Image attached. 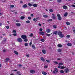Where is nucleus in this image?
I'll list each match as a JSON object with an SVG mask.
<instances>
[{"label":"nucleus","instance_id":"obj_1","mask_svg":"<svg viewBox=\"0 0 75 75\" xmlns=\"http://www.w3.org/2000/svg\"><path fill=\"white\" fill-rule=\"evenodd\" d=\"M57 16L58 17L57 19L59 20H62V18L61 17V15H59V14H58L57 15Z\"/></svg>","mask_w":75,"mask_h":75},{"label":"nucleus","instance_id":"obj_2","mask_svg":"<svg viewBox=\"0 0 75 75\" xmlns=\"http://www.w3.org/2000/svg\"><path fill=\"white\" fill-rule=\"evenodd\" d=\"M17 41L19 42H23V40L21 38H18L17 39Z\"/></svg>","mask_w":75,"mask_h":75},{"label":"nucleus","instance_id":"obj_3","mask_svg":"<svg viewBox=\"0 0 75 75\" xmlns=\"http://www.w3.org/2000/svg\"><path fill=\"white\" fill-rule=\"evenodd\" d=\"M58 72V70L56 68L53 71V73L55 74V73H57Z\"/></svg>","mask_w":75,"mask_h":75},{"label":"nucleus","instance_id":"obj_4","mask_svg":"<svg viewBox=\"0 0 75 75\" xmlns=\"http://www.w3.org/2000/svg\"><path fill=\"white\" fill-rule=\"evenodd\" d=\"M21 37L23 38V40L25 39V38H27V36H26V35H22Z\"/></svg>","mask_w":75,"mask_h":75},{"label":"nucleus","instance_id":"obj_5","mask_svg":"<svg viewBox=\"0 0 75 75\" xmlns=\"http://www.w3.org/2000/svg\"><path fill=\"white\" fill-rule=\"evenodd\" d=\"M68 72H69V69H68L66 68L64 69V72L65 73H68Z\"/></svg>","mask_w":75,"mask_h":75},{"label":"nucleus","instance_id":"obj_6","mask_svg":"<svg viewBox=\"0 0 75 75\" xmlns=\"http://www.w3.org/2000/svg\"><path fill=\"white\" fill-rule=\"evenodd\" d=\"M52 15L53 16L52 17V18H53V19H54V20H55V19H56V17H55V14H52Z\"/></svg>","mask_w":75,"mask_h":75},{"label":"nucleus","instance_id":"obj_7","mask_svg":"<svg viewBox=\"0 0 75 75\" xmlns=\"http://www.w3.org/2000/svg\"><path fill=\"white\" fill-rule=\"evenodd\" d=\"M30 72L31 73V74H34V73H35V71L33 70H31L30 71Z\"/></svg>","mask_w":75,"mask_h":75},{"label":"nucleus","instance_id":"obj_8","mask_svg":"<svg viewBox=\"0 0 75 75\" xmlns=\"http://www.w3.org/2000/svg\"><path fill=\"white\" fill-rule=\"evenodd\" d=\"M46 32L47 33H49L51 32V30L50 29H47L46 30Z\"/></svg>","mask_w":75,"mask_h":75},{"label":"nucleus","instance_id":"obj_9","mask_svg":"<svg viewBox=\"0 0 75 75\" xmlns=\"http://www.w3.org/2000/svg\"><path fill=\"white\" fill-rule=\"evenodd\" d=\"M39 33L41 35H44V33L43 32H39Z\"/></svg>","mask_w":75,"mask_h":75},{"label":"nucleus","instance_id":"obj_10","mask_svg":"<svg viewBox=\"0 0 75 75\" xmlns=\"http://www.w3.org/2000/svg\"><path fill=\"white\" fill-rule=\"evenodd\" d=\"M59 36L60 38H63V37H64V34H62L59 35Z\"/></svg>","mask_w":75,"mask_h":75},{"label":"nucleus","instance_id":"obj_11","mask_svg":"<svg viewBox=\"0 0 75 75\" xmlns=\"http://www.w3.org/2000/svg\"><path fill=\"white\" fill-rule=\"evenodd\" d=\"M42 52L43 54H46L47 53V51L45 50H42Z\"/></svg>","mask_w":75,"mask_h":75},{"label":"nucleus","instance_id":"obj_12","mask_svg":"<svg viewBox=\"0 0 75 75\" xmlns=\"http://www.w3.org/2000/svg\"><path fill=\"white\" fill-rule=\"evenodd\" d=\"M42 74H43V75H47V72H44V71H42Z\"/></svg>","mask_w":75,"mask_h":75},{"label":"nucleus","instance_id":"obj_13","mask_svg":"<svg viewBox=\"0 0 75 75\" xmlns=\"http://www.w3.org/2000/svg\"><path fill=\"white\" fill-rule=\"evenodd\" d=\"M23 8H27V5L26 4H24L23 6Z\"/></svg>","mask_w":75,"mask_h":75},{"label":"nucleus","instance_id":"obj_14","mask_svg":"<svg viewBox=\"0 0 75 75\" xmlns=\"http://www.w3.org/2000/svg\"><path fill=\"white\" fill-rule=\"evenodd\" d=\"M16 26H18V27H20L21 26V24L20 23H16Z\"/></svg>","mask_w":75,"mask_h":75},{"label":"nucleus","instance_id":"obj_15","mask_svg":"<svg viewBox=\"0 0 75 75\" xmlns=\"http://www.w3.org/2000/svg\"><path fill=\"white\" fill-rule=\"evenodd\" d=\"M57 33H58V31H57V30L54 31L53 32V34H55V35H57Z\"/></svg>","mask_w":75,"mask_h":75},{"label":"nucleus","instance_id":"obj_16","mask_svg":"<svg viewBox=\"0 0 75 75\" xmlns=\"http://www.w3.org/2000/svg\"><path fill=\"white\" fill-rule=\"evenodd\" d=\"M68 13L67 12H66L64 15V16L65 17H67L68 16Z\"/></svg>","mask_w":75,"mask_h":75},{"label":"nucleus","instance_id":"obj_17","mask_svg":"<svg viewBox=\"0 0 75 75\" xmlns=\"http://www.w3.org/2000/svg\"><path fill=\"white\" fill-rule=\"evenodd\" d=\"M40 59L41 61H42L43 62H44L45 61V59L43 57H41L40 58Z\"/></svg>","mask_w":75,"mask_h":75},{"label":"nucleus","instance_id":"obj_18","mask_svg":"<svg viewBox=\"0 0 75 75\" xmlns=\"http://www.w3.org/2000/svg\"><path fill=\"white\" fill-rule=\"evenodd\" d=\"M67 45L69 46V47H71V46H72V44L71 43H69L67 44Z\"/></svg>","mask_w":75,"mask_h":75},{"label":"nucleus","instance_id":"obj_19","mask_svg":"<svg viewBox=\"0 0 75 75\" xmlns=\"http://www.w3.org/2000/svg\"><path fill=\"white\" fill-rule=\"evenodd\" d=\"M43 17L45 18H47V17H48V16L47 15H43Z\"/></svg>","mask_w":75,"mask_h":75},{"label":"nucleus","instance_id":"obj_20","mask_svg":"<svg viewBox=\"0 0 75 75\" xmlns=\"http://www.w3.org/2000/svg\"><path fill=\"white\" fill-rule=\"evenodd\" d=\"M63 8H64V9H67V6H64L63 7Z\"/></svg>","mask_w":75,"mask_h":75},{"label":"nucleus","instance_id":"obj_21","mask_svg":"<svg viewBox=\"0 0 75 75\" xmlns=\"http://www.w3.org/2000/svg\"><path fill=\"white\" fill-rule=\"evenodd\" d=\"M57 34L58 35H61V34H62V32H61V31H59L58 32Z\"/></svg>","mask_w":75,"mask_h":75},{"label":"nucleus","instance_id":"obj_22","mask_svg":"<svg viewBox=\"0 0 75 75\" xmlns=\"http://www.w3.org/2000/svg\"><path fill=\"white\" fill-rule=\"evenodd\" d=\"M57 47H62V45L59 44L57 45Z\"/></svg>","mask_w":75,"mask_h":75},{"label":"nucleus","instance_id":"obj_23","mask_svg":"<svg viewBox=\"0 0 75 75\" xmlns=\"http://www.w3.org/2000/svg\"><path fill=\"white\" fill-rule=\"evenodd\" d=\"M6 62H7L8 61H9L10 60V58H6Z\"/></svg>","mask_w":75,"mask_h":75},{"label":"nucleus","instance_id":"obj_24","mask_svg":"<svg viewBox=\"0 0 75 75\" xmlns=\"http://www.w3.org/2000/svg\"><path fill=\"white\" fill-rule=\"evenodd\" d=\"M61 51H62V50L61 49H59L58 50V52H61Z\"/></svg>","mask_w":75,"mask_h":75},{"label":"nucleus","instance_id":"obj_25","mask_svg":"<svg viewBox=\"0 0 75 75\" xmlns=\"http://www.w3.org/2000/svg\"><path fill=\"white\" fill-rule=\"evenodd\" d=\"M24 41L25 42H27L28 41V39L27 38L24 39Z\"/></svg>","mask_w":75,"mask_h":75},{"label":"nucleus","instance_id":"obj_26","mask_svg":"<svg viewBox=\"0 0 75 75\" xmlns=\"http://www.w3.org/2000/svg\"><path fill=\"white\" fill-rule=\"evenodd\" d=\"M24 45L25 46H27L28 45V43H25L24 44Z\"/></svg>","mask_w":75,"mask_h":75},{"label":"nucleus","instance_id":"obj_27","mask_svg":"<svg viewBox=\"0 0 75 75\" xmlns=\"http://www.w3.org/2000/svg\"><path fill=\"white\" fill-rule=\"evenodd\" d=\"M33 6V7H37V5L35 4H34Z\"/></svg>","mask_w":75,"mask_h":75},{"label":"nucleus","instance_id":"obj_28","mask_svg":"<svg viewBox=\"0 0 75 75\" xmlns=\"http://www.w3.org/2000/svg\"><path fill=\"white\" fill-rule=\"evenodd\" d=\"M49 11L50 12H51V13H52L54 11L51 9H50L49 10Z\"/></svg>","mask_w":75,"mask_h":75},{"label":"nucleus","instance_id":"obj_29","mask_svg":"<svg viewBox=\"0 0 75 75\" xmlns=\"http://www.w3.org/2000/svg\"><path fill=\"white\" fill-rule=\"evenodd\" d=\"M66 24L67 25H70V23L69 22H67L66 23Z\"/></svg>","mask_w":75,"mask_h":75},{"label":"nucleus","instance_id":"obj_30","mask_svg":"<svg viewBox=\"0 0 75 75\" xmlns=\"http://www.w3.org/2000/svg\"><path fill=\"white\" fill-rule=\"evenodd\" d=\"M14 52L16 55H18V52H17V51H14Z\"/></svg>","mask_w":75,"mask_h":75},{"label":"nucleus","instance_id":"obj_31","mask_svg":"<svg viewBox=\"0 0 75 75\" xmlns=\"http://www.w3.org/2000/svg\"><path fill=\"white\" fill-rule=\"evenodd\" d=\"M63 65V63L62 62H60L59 63V65Z\"/></svg>","mask_w":75,"mask_h":75},{"label":"nucleus","instance_id":"obj_32","mask_svg":"<svg viewBox=\"0 0 75 75\" xmlns=\"http://www.w3.org/2000/svg\"><path fill=\"white\" fill-rule=\"evenodd\" d=\"M57 1L58 3H61L62 2V0H57Z\"/></svg>","mask_w":75,"mask_h":75},{"label":"nucleus","instance_id":"obj_33","mask_svg":"<svg viewBox=\"0 0 75 75\" xmlns=\"http://www.w3.org/2000/svg\"><path fill=\"white\" fill-rule=\"evenodd\" d=\"M14 7V5H11L10 6V7L11 8H13Z\"/></svg>","mask_w":75,"mask_h":75},{"label":"nucleus","instance_id":"obj_34","mask_svg":"<svg viewBox=\"0 0 75 75\" xmlns=\"http://www.w3.org/2000/svg\"><path fill=\"white\" fill-rule=\"evenodd\" d=\"M25 18V17L24 16H21V20H23V19Z\"/></svg>","mask_w":75,"mask_h":75},{"label":"nucleus","instance_id":"obj_35","mask_svg":"<svg viewBox=\"0 0 75 75\" xmlns=\"http://www.w3.org/2000/svg\"><path fill=\"white\" fill-rule=\"evenodd\" d=\"M54 28H57V25H54L53 26Z\"/></svg>","mask_w":75,"mask_h":75},{"label":"nucleus","instance_id":"obj_36","mask_svg":"<svg viewBox=\"0 0 75 75\" xmlns=\"http://www.w3.org/2000/svg\"><path fill=\"white\" fill-rule=\"evenodd\" d=\"M32 47L33 49H35V46H34V45H32Z\"/></svg>","mask_w":75,"mask_h":75},{"label":"nucleus","instance_id":"obj_37","mask_svg":"<svg viewBox=\"0 0 75 75\" xmlns=\"http://www.w3.org/2000/svg\"><path fill=\"white\" fill-rule=\"evenodd\" d=\"M33 21H35V22H36V21H37V19H36V18H34L33 19Z\"/></svg>","mask_w":75,"mask_h":75},{"label":"nucleus","instance_id":"obj_38","mask_svg":"<svg viewBox=\"0 0 75 75\" xmlns=\"http://www.w3.org/2000/svg\"><path fill=\"white\" fill-rule=\"evenodd\" d=\"M66 37L67 38H69V37H70V35H67V36H66Z\"/></svg>","mask_w":75,"mask_h":75},{"label":"nucleus","instance_id":"obj_39","mask_svg":"<svg viewBox=\"0 0 75 75\" xmlns=\"http://www.w3.org/2000/svg\"><path fill=\"white\" fill-rule=\"evenodd\" d=\"M26 23H30V21H26Z\"/></svg>","mask_w":75,"mask_h":75},{"label":"nucleus","instance_id":"obj_40","mask_svg":"<svg viewBox=\"0 0 75 75\" xmlns=\"http://www.w3.org/2000/svg\"><path fill=\"white\" fill-rule=\"evenodd\" d=\"M64 71L63 70H61L60 71V73H62V74H63V73H64Z\"/></svg>","mask_w":75,"mask_h":75},{"label":"nucleus","instance_id":"obj_41","mask_svg":"<svg viewBox=\"0 0 75 75\" xmlns=\"http://www.w3.org/2000/svg\"><path fill=\"white\" fill-rule=\"evenodd\" d=\"M28 6H30V7L32 6V4L30 3L28 4Z\"/></svg>","mask_w":75,"mask_h":75},{"label":"nucleus","instance_id":"obj_42","mask_svg":"<svg viewBox=\"0 0 75 75\" xmlns=\"http://www.w3.org/2000/svg\"><path fill=\"white\" fill-rule=\"evenodd\" d=\"M46 35L47 36H48V37H50V34H46Z\"/></svg>","mask_w":75,"mask_h":75},{"label":"nucleus","instance_id":"obj_43","mask_svg":"<svg viewBox=\"0 0 75 75\" xmlns=\"http://www.w3.org/2000/svg\"><path fill=\"white\" fill-rule=\"evenodd\" d=\"M65 68V67L62 66L61 67V69H64V68Z\"/></svg>","mask_w":75,"mask_h":75},{"label":"nucleus","instance_id":"obj_44","mask_svg":"<svg viewBox=\"0 0 75 75\" xmlns=\"http://www.w3.org/2000/svg\"><path fill=\"white\" fill-rule=\"evenodd\" d=\"M52 19H49L48 20V21H52Z\"/></svg>","mask_w":75,"mask_h":75},{"label":"nucleus","instance_id":"obj_45","mask_svg":"<svg viewBox=\"0 0 75 75\" xmlns=\"http://www.w3.org/2000/svg\"><path fill=\"white\" fill-rule=\"evenodd\" d=\"M54 62V63H55V64H58V62Z\"/></svg>","mask_w":75,"mask_h":75},{"label":"nucleus","instance_id":"obj_46","mask_svg":"<svg viewBox=\"0 0 75 75\" xmlns=\"http://www.w3.org/2000/svg\"><path fill=\"white\" fill-rule=\"evenodd\" d=\"M41 41H42V42H44V41H45V40L44 39H41Z\"/></svg>","mask_w":75,"mask_h":75},{"label":"nucleus","instance_id":"obj_47","mask_svg":"<svg viewBox=\"0 0 75 75\" xmlns=\"http://www.w3.org/2000/svg\"><path fill=\"white\" fill-rule=\"evenodd\" d=\"M46 61L47 62H48L49 63H50V60H46Z\"/></svg>","mask_w":75,"mask_h":75},{"label":"nucleus","instance_id":"obj_48","mask_svg":"<svg viewBox=\"0 0 75 75\" xmlns=\"http://www.w3.org/2000/svg\"><path fill=\"white\" fill-rule=\"evenodd\" d=\"M17 34L16 33H14L13 34V35H14V36H17Z\"/></svg>","mask_w":75,"mask_h":75},{"label":"nucleus","instance_id":"obj_49","mask_svg":"<svg viewBox=\"0 0 75 75\" xmlns=\"http://www.w3.org/2000/svg\"><path fill=\"white\" fill-rule=\"evenodd\" d=\"M33 34L31 33V34L29 35V36H30V37H33Z\"/></svg>","mask_w":75,"mask_h":75},{"label":"nucleus","instance_id":"obj_50","mask_svg":"<svg viewBox=\"0 0 75 75\" xmlns=\"http://www.w3.org/2000/svg\"><path fill=\"white\" fill-rule=\"evenodd\" d=\"M10 28V27H9V26H6V28H7V29H8V28Z\"/></svg>","mask_w":75,"mask_h":75},{"label":"nucleus","instance_id":"obj_51","mask_svg":"<svg viewBox=\"0 0 75 75\" xmlns=\"http://www.w3.org/2000/svg\"><path fill=\"white\" fill-rule=\"evenodd\" d=\"M13 33H17V31H16V30H13Z\"/></svg>","mask_w":75,"mask_h":75},{"label":"nucleus","instance_id":"obj_52","mask_svg":"<svg viewBox=\"0 0 75 75\" xmlns=\"http://www.w3.org/2000/svg\"><path fill=\"white\" fill-rule=\"evenodd\" d=\"M39 31H42V29L40 28L39 29Z\"/></svg>","mask_w":75,"mask_h":75},{"label":"nucleus","instance_id":"obj_53","mask_svg":"<svg viewBox=\"0 0 75 75\" xmlns=\"http://www.w3.org/2000/svg\"><path fill=\"white\" fill-rule=\"evenodd\" d=\"M45 68H48V67H47V66H44Z\"/></svg>","mask_w":75,"mask_h":75},{"label":"nucleus","instance_id":"obj_54","mask_svg":"<svg viewBox=\"0 0 75 75\" xmlns=\"http://www.w3.org/2000/svg\"><path fill=\"white\" fill-rule=\"evenodd\" d=\"M28 19H29V20H31V17H28Z\"/></svg>","mask_w":75,"mask_h":75},{"label":"nucleus","instance_id":"obj_55","mask_svg":"<svg viewBox=\"0 0 75 75\" xmlns=\"http://www.w3.org/2000/svg\"><path fill=\"white\" fill-rule=\"evenodd\" d=\"M16 21L17 23H18V22H19V20H16Z\"/></svg>","mask_w":75,"mask_h":75},{"label":"nucleus","instance_id":"obj_56","mask_svg":"<svg viewBox=\"0 0 75 75\" xmlns=\"http://www.w3.org/2000/svg\"><path fill=\"white\" fill-rule=\"evenodd\" d=\"M38 25L39 26H40V27H41V23H39L38 24Z\"/></svg>","mask_w":75,"mask_h":75},{"label":"nucleus","instance_id":"obj_57","mask_svg":"<svg viewBox=\"0 0 75 75\" xmlns=\"http://www.w3.org/2000/svg\"><path fill=\"white\" fill-rule=\"evenodd\" d=\"M6 51V50H3V52H5Z\"/></svg>","mask_w":75,"mask_h":75},{"label":"nucleus","instance_id":"obj_58","mask_svg":"<svg viewBox=\"0 0 75 75\" xmlns=\"http://www.w3.org/2000/svg\"><path fill=\"white\" fill-rule=\"evenodd\" d=\"M17 74H20V72L19 71H17Z\"/></svg>","mask_w":75,"mask_h":75},{"label":"nucleus","instance_id":"obj_59","mask_svg":"<svg viewBox=\"0 0 75 75\" xmlns=\"http://www.w3.org/2000/svg\"><path fill=\"white\" fill-rule=\"evenodd\" d=\"M26 57H30V55L28 54H26Z\"/></svg>","mask_w":75,"mask_h":75},{"label":"nucleus","instance_id":"obj_60","mask_svg":"<svg viewBox=\"0 0 75 75\" xmlns=\"http://www.w3.org/2000/svg\"><path fill=\"white\" fill-rule=\"evenodd\" d=\"M32 44V42H31V41L30 42V43L29 44L30 45H31Z\"/></svg>","mask_w":75,"mask_h":75},{"label":"nucleus","instance_id":"obj_61","mask_svg":"<svg viewBox=\"0 0 75 75\" xmlns=\"http://www.w3.org/2000/svg\"><path fill=\"white\" fill-rule=\"evenodd\" d=\"M58 68H61V66L60 65H59V66L58 67Z\"/></svg>","mask_w":75,"mask_h":75},{"label":"nucleus","instance_id":"obj_62","mask_svg":"<svg viewBox=\"0 0 75 75\" xmlns=\"http://www.w3.org/2000/svg\"><path fill=\"white\" fill-rule=\"evenodd\" d=\"M30 16L31 17H33L34 16V15L33 14H31Z\"/></svg>","mask_w":75,"mask_h":75},{"label":"nucleus","instance_id":"obj_63","mask_svg":"<svg viewBox=\"0 0 75 75\" xmlns=\"http://www.w3.org/2000/svg\"><path fill=\"white\" fill-rule=\"evenodd\" d=\"M72 7H75V6L74 5H72Z\"/></svg>","mask_w":75,"mask_h":75},{"label":"nucleus","instance_id":"obj_64","mask_svg":"<svg viewBox=\"0 0 75 75\" xmlns=\"http://www.w3.org/2000/svg\"><path fill=\"white\" fill-rule=\"evenodd\" d=\"M73 32L74 33H75V30H73Z\"/></svg>","mask_w":75,"mask_h":75}]
</instances>
